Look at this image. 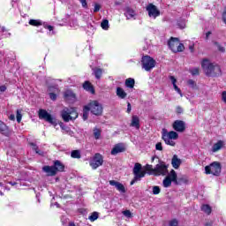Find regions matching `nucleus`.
<instances>
[{"mask_svg": "<svg viewBox=\"0 0 226 226\" xmlns=\"http://www.w3.org/2000/svg\"><path fill=\"white\" fill-rule=\"evenodd\" d=\"M134 176L133 179L131 181V185H133L137 181H140L142 177L146 176V170H142V164L136 162L132 170Z\"/></svg>", "mask_w": 226, "mask_h": 226, "instance_id": "20e7f679", "label": "nucleus"}, {"mask_svg": "<svg viewBox=\"0 0 226 226\" xmlns=\"http://www.w3.org/2000/svg\"><path fill=\"white\" fill-rule=\"evenodd\" d=\"M122 213L126 218H132V212H130V210H124Z\"/></svg>", "mask_w": 226, "mask_h": 226, "instance_id": "3c124183", "label": "nucleus"}, {"mask_svg": "<svg viewBox=\"0 0 226 226\" xmlns=\"http://www.w3.org/2000/svg\"><path fill=\"white\" fill-rule=\"evenodd\" d=\"M53 167L55 168L56 172H63V170H64V165L63 163H61V162H59V161H56L54 162Z\"/></svg>", "mask_w": 226, "mask_h": 226, "instance_id": "b1692460", "label": "nucleus"}, {"mask_svg": "<svg viewBox=\"0 0 226 226\" xmlns=\"http://www.w3.org/2000/svg\"><path fill=\"white\" fill-rule=\"evenodd\" d=\"M49 98L53 102H56V100H57V94H56L55 93H49Z\"/></svg>", "mask_w": 226, "mask_h": 226, "instance_id": "6e6d98bb", "label": "nucleus"}, {"mask_svg": "<svg viewBox=\"0 0 226 226\" xmlns=\"http://www.w3.org/2000/svg\"><path fill=\"white\" fill-rule=\"evenodd\" d=\"M215 45L217 47L219 52H225V48L218 42H215Z\"/></svg>", "mask_w": 226, "mask_h": 226, "instance_id": "de8ad7c7", "label": "nucleus"}, {"mask_svg": "<svg viewBox=\"0 0 226 226\" xmlns=\"http://www.w3.org/2000/svg\"><path fill=\"white\" fill-rule=\"evenodd\" d=\"M78 1L80 3L82 8L87 9V0H78Z\"/></svg>", "mask_w": 226, "mask_h": 226, "instance_id": "864d4df0", "label": "nucleus"}, {"mask_svg": "<svg viewBox=\"0 0 226 226\" xmlns=\"http://www.w3.org/2000/svg\"><path fill=\"white\" fill-rule=\"evenodd\" d=\"M170 80L171 81L172 86H176V83L177 82V79L174 76L169 77Z\"/></svg>", "mask_w": 226, "mask_h": 226, "instance_id": "5fc2aeb1", "label": "nucleus"}, {"mask_svg": "<svg viewBox=\"0 0 226 226\" xmlns=\"http://www.w3.org/2000/svg\"><path fill=\"white\" fill-rule=\"evenodd\" d=\"M126 151V148L124 147V144L118 143L114 146V147L111 150V154L116 155L118 154V153H124Z\"/></svg>", "mask_w": 226, "mask_h": 226, "instance_id": "2eb2a0df", "label": "nucleus"}, {"mask_svg": "<svg viewBox=\"0 0 226 226\" xmlns=\"http://www.w3.org/2000/svg\"><path fill=\"white\" fill-rule=\"evenodd\" d=\"M189 72H190L191 75H192L193 77L200 75V71L199 70V68L190 69Z\"/></svg>", "mask_w": 226, "mask_h": 226, "instance_id": "c03bdc74", "label": "nucleus"}, {"mask_svg": "<svg viewBox=\"0 0 226 226\" xmlns=\"http://www.w3.org/2000/svg\"><path fill=\"white\" fill-rule=\"evenodd\" d=\"M187 86H189L191 89H199V87L197 86V82H195V80L193 79H188Z\"/></svg>", "mask_w": 226, "mask_h": 226, "instance_id": "473e14b6", "label": "nucleus"}, {"mask_svg": "<svg viewBox=\"0 0 226 226\" xmlns=\"http://www.w3.org/2000/svg\"><path fill=\"white\" fill-rule=\"evenodd\" d=\"M9 119H10L11 121H15V115H13V114L10 115V116H9Z\"/></svg>", "mask_w": 226, "mask_h": 226, "instance_id": "0e129e2a", "label": "nucleus"}, {"mask_svg": "<svg viewBox=\"0 0 226 226\" xmlns=\"http://www.w3.org/2000/svg\"><path fill=\"white\" fill-rule=\"evenodd\" d=\"M162 185L164 188H169L172 185V182L169 177H166L162 182Z\"/></svg>", "mask_w": 226, "mask_h": 226, "instance_id": "ea45409f", "label": "nucleus"}, {"mask_svg": "<svg viewBox=\"0 0 226 226\" xmlns=\"http://www.w3.org/2000/svg\"><path fill=\"white\" fill-rule=\"evenodd\" d=\"M16 119L18 123H20V121H22V110L20 109L17 110Z\"/></svg>", "mask_w": 226, "mask_h": 226, "instance_id": "49530a36", "label": "nucleus"}, {"mask_svg": "<svg viewBox=\"0 0 226 226\" xmlns=\"http://www.w3.org/2000/svg\"><path fill=\"white\" fill-rule=\"evenodd\" d=\"M6 91V86H0V92L4 93Z\"/></svg>", "mask_w": 226, "mask_h": 226, "instance_id": "e2e57ef3", "label": "nucleus"}, {"mask_svg": "<svg viewBox=\"0 0 226 226\" xmlns=\"http://www.w3.org/2000/svg\"><path fill=\"white\" fill-rule=\"evenodd\" d=\"M175 185H188V177L182 175L180 177H177V181Z\"/></svg>", "mask_w": 226, "mask_h": 226, "instance_id": "412c9836", "label": "nucleus"}, {"mask_svg": "<svg viewBox=\"0 0 226 226\" xmlns=\"http://www.w3.org/2000/svg\"><path fill=\"white\" fill-rule=\"evenodd\" d=\"M222 172V166L219 162H212L209 166L205 167L206 174H212L213 176H220Z\"/></svg>", "mask_w": 226, "mask_h": 226, "instance_id": "6e6552de", "label": "nucleus"}, {"mask_svg": "<svg viewBox=\"0 0 226 226\" xmlns=\"http://www.w3.org/2000/svg\"><path fill=\"white\" fill-rule=\"evenodd\" d=\"M43 172H45L48 176H56V171L54 166H44L42 168Z\"/></svg>", "mask_w": 226, "mask_h": 226, "instance_id": "a211bd4d", "label": "nucleus"}, {"mask_svg": "<svg viewBox=\"0 0 226 226\" xmlns=\"http://www.w3.org/2000/svg\"><path fill=\"white\" fill-rule=\"evenodd\" d=\"M83 88L85 89V91H88L92 94H94V88L89 81H85V83L83 84Z\"/></svg>", "mask_w": 226, "mask_h": 226, "instance_id": "5701e85b", "label": "nucleus"}, {"mask_svg": "<svg viewBox=\"0 0 226 226\" xmlns=\"http://www.w3.org/2000/svg\"><path fill=\"white\" fill-rule=\"evenodd\" d=\"M206 226H213V222H207Z\"/></svg>", "mask_w": 226, "mask_h": 226, "instance_id": "774afa93", "label": "nucleus"}, {"mask_svg": "<svg viewBox=\"0 0 226 226\" xmlns=\"http://www.w3.org/2000/svg\"><path fill=\"white\" fill-rule=\"evenodd\" d=\"M49 91H54L55 93H56L57 91H59V89L56 87H49Z\"/></svg>", "mask_w": 226, "mask_h": 226, "instance_id": "052dcab7", "label": "nucleus"}, {"mask_svg": "<svg viewBox=\"0 0 226 226\" xmlns=\"http://www.w3.org/2000/svg\"><path fill=\"white\" fill-rule=\"evenodd\" d=\"M156 151H163V147L162 146V142H158L155 145Z\"/></svg>", "mask_w": 226, "mask_h": 226, "instance_id": "603ef678", "label": "nucleus"}, {"mask_svg": "<svg viewBox=\"0 0 226 226\" xmlns=\"http://www.w3.org/2000/svg\"><path fill=\"white\" fill-rule=\"evenodd\" d=\"M61 117L64 123H70V121H73L79 117V113L75 108H64L61 111Z\"/></svg>", "mask_w": 226, "mask_h": 226, "instance_id": "7ed1b4c3", "label": "nucleus"}, {"mask_svg": "<svg viewBox=\"0 0 226 226\" xmlns=\"http://www.w3.org/2000/svg\"><path fill=\"white\" fill-rule=\"evenodd\" d=\"M101 27L103 31H109L110 25L109 24V19H102L101 22Z\"/></svg>", "mask_w": 226, "mask_h": 226, "instance_id": "7c9ffc66", "label": "nucleus"}, {"mask_svg": "<svg viewBox=\"0 0 226 226\" xmlns=\"http://www.w3.org/2000/svg\"><path fill=\"white\" fill-rule=\"evenodd\" d=\"M98 212H93L90 216H88V220L90 222H96L98 220Z\"/></svg>", "mask_w": 226, "mask_h": 226, "instance_id": "58836bf2", "label": "nucleus"}, {"mask_svg": "<svg viewBox=\"0 0 226 226\" xmlns=\"http://www.w3.org/2000/svg\"><path fill=\"white\" fill-rule=\"evenodd\" d=\"M201 68H203V72L207 77H219V75H222L220 65L211 64L207 59L202 61Z\"/></svg>", "mask_w": 226, "mask_h": 226, "instance_id": "f257e3e1", "label": "nucleus"}, {"mask_svg": "<svg viewBox=\"0 0 226 226\" xmlns=\"http://www.w3.org/2000/svg\"><path fill=\"white\" fill-rule=\"evenodd\" d=\"M94 139L98 140V139H100V137L102 136V131L96 128L94 129Z\"/></svg>", "mask_w": 226, "mask_h": 226, "instance_id": "a18cd8bd", "label": "nucleus"}, {"mask_svg": "<svg viewBox=\"0 0 226 226\" xmlns=\"http://www.w3.org/2000/svg\"><path fill=\"white\" fill-rule=\"evenodd\" d=\"M93 70H94V74L95 76V79L100 80V79H102V75L103 73V71L100 68H95V69H93Z\"/></svg>", "mask_w": 226, "mask_h": 226, "instance_id": "2f4dec72", "label": "nucleus"}, {"mask_svg": "<svg viewBox=\"0 0 226 226\" xmlns=\"http://www.w3.org/2000/svg\"><path fill=\"white\" fill-rule=\"evenodd\" d=\"M71 156H72V158L80 159L81 158L80 150L72 151Z\"/></svg>", "mask_w": 226, "mask_h": 226, "instance_id": "c9c22d12", "label": "nucleus"}, {"mask_svg": "<svg viewBox=\"0 0 226 226\" xmlns=\"http://www.w3.org/2000/svg\"><path fill=\"white\" fill-rule=\"evenodd\" d=\"M0 133H2V135H4L5 137H10V128H8L6 126V124L4 123H3V121L0 120Z\"/></svg>", "mask_w": 226, "mask_h": 226, "instance_id": "dca6fc26", "label": "nucleus"}, {"mask_svg": "<svg viewBox=\"0 0 226 226\" xmlns=\"http://www.w3.org/2000/svg\"><path fill=\"white\" fill-rule=\"evenodd\" d=\"M175 91L183 98V93L181 92V88L177 87V85H173Z\"/></svg>", "mask_w": 226, "mask_h": 226, "instance_id": "09e8293b", "label": "nucleus"}, {"mask_svg": "<svg viewBox=\"0 0 226 226\" xmlns=\"http://www.w3.org/2000/svg\"><path fill=\"white\" fill-rule=\"evenodd\" d=\"M127 112L128 114L132 112V104L130 102L127 103Z\"/></svg>", "mask_w": 226, "mask_h": 226, "instance_id": "680f3d73", "label": "nucleus"}, {"mask_svg": "<svg viewBox=\"0 0 226 226\" xmlns=\"http://www.w3.org/2000/svg\"><path fill=\"white\" fill-rule=\"evenodd\" d=\"M169 174V166L160 161L158 164L154 168V176H167Z\"/></svg>", "mask_w": 226, "mask_h": 226, "instance_id": "0eeeda50", "label": "nucleus"}, {"mask_svg": "<svg viewBox=\"0 0 226 226\" xmlns=\"http://www.w3.org/2000/svg\"><path fill=\"white\" fill-rule=\"evenodd\" d=\"M146 169L150 172V174L154 175V168H153V165L147 164Z\"/></svg>", "mask_w": 226, "mask_h": 226, "instance_id": "8fccbe9b", "label": "nucleus"}, {"mask_svg": "<svg viewBox=\"0 0 226 226\" xmlns=\"http://www.w3.org/2000/svg\"><path fill=\"white\" fill-rule=\"evenodd\" d=\"M131 126L136 128V130L140 128V119L136 115L132 117Z\"/></svg>", "mask_w": 226, "mask_h": 226, "instance_id": "aec40b11", "label": "nucleus"}, {"mask_svg": "<svg viewBox=\"0 0 226 226\" xmlns=\"http://www.w3.org/2000/svg\"><path fill=\"white\" fill-rule=\"evenodd\" d=\"M125 87H128L129 89H133V87H135V79L132 78L125 79Z\"/></svg>", "mask_w": 226, "mask_h": 226, "instance_id": "c85d7f7f", "label": "nucleus"}, {"mask_svg": "<svg viewBox=\"0 0 226 226\" xmlns=\"http://www.w3.org/2000/svg\"><path fill=\"white\" fill-rule=\"evenodd\" d=\"M181 163H182L181 159L177 157V154H174L171 159V165L173 169H176V170L179 169V167H181Z\"/></svg>", "mask_w": 226, "mask_h": 226, "instance_id": "f3484780", "label": "nucleus"}, {"mask_svg": "<svg viewBox=\"0 0 226 226\" xmlns=\"http://www.w3.org/2000/svg\"><path fill=\"white\" fill-rule=\"evenodd\" d=\"M177 27H179V29H185V27H186V20H185L184 19H178L177 22Z\"/></svg>", "mask_w": 226, "mask_h": 226, "instance_id": "72a5a7b5", "label": "nucleus"}, {"mask_svg": "<svg viewBox=\"0 0 226 226\" xmlns=\"http://www.w3.org/2000/svg\"><path fill=\"white\" fill-rule=\"evenodd\" d=\"M30 146H32L33 151H35L36 154H40V156H43V151H41L38 149V146L34 143H30Z\"/></svg>", "mask_w": 226, "mask_h": 226, "instance_id": "f704fd0d", "label": "nucleus"}, {"mask_svg": "<svg viewBox=\"0 0 226 226\" xmlns=\"http://www.w3.org/2000/svg\"><path fill=\"white\" fill-rule=\"evenodd\" d=\"M160 192H162V189H160V186L154 185L152 187L153 195H159Z\"/></svg>", "mask_w": 226, "mask_h": 226, "instance_id": "37998d69", "label": "nucleus"}, {"mask_svg": "<svg viewBox=\"0 0 226 226\" xmlns=\"http://www.w3.org/2000/svg\"><path fill=\"white\" fill-rule=\"evenodd\" d=\"M183 50H185V45L179 42L177 46V49H173V52H183Z\"/></svg>", "mask_w": 226, "mask_h": 226, "instance_id": "a19ab883", "label": "nucleus"}, {"mask_svg": "<svg viewBox=\"0 0 226 226\" xmlns=\"http://www.w3.org/2000/svg\"><path fill=\"white\" fill-rule=\"evenodd\" d=\"M59 126H60V128L62 129V130H64V132H66L67 133H69V135H72V131L69 129V127L68 126H66V125H64V123H60L59 124Z\"/></svg>", "mask_w": 226, "mask_h": 226, "instance_id": "79ce46f5", "label": "nucleus"}, {"mask_svg": "<svg viewBox=\"0 0 226 226\" xmlns=\"http://www.w3.org/2000/svg\"><path fill=\"white\" fill-rule=\"evenodd\" d=\"M222 101L223 102V103H226V91H223L222 93Z\"/></svg>", "mask_w": 226, "mask_h": 226, "instance_id": "bf43d9fd", "label": "nucleus"}, {"mask_svg": "<svg viewBox=\"0 0 226 226\" xmlns=\"http://www.w3.org/2000/svg\"><path fill=\"white\" fill-rule=\"evenodd\" d=\"M11 186H17V182H8Z\"/></svg>", "mask_w": 226, "mask_h": 226, "instance_id": "69168bd1", "label": "nucleus"}, {"mask_svg": "<svg viewBox=\"0 0 226 226\" xmlns=\"http://www.w3.org/2000/svg\"><path fill=\"white\" fill-rule=\"evenodd\" d=\"M223 144L224 143L222 140H219L215 144H214V146L212 147L213 153H216V151H220V149H222V147H223Z\"/></svg>", "mask_w": 226, "mask_h": 226, "instance_id": "cd10ccee", "label": "nucleus"}, {"mask_svg": "<svg viewBox=\"0 0 226 226\" xmlns=\"http://www.w3.org/2000/svg\"><path fill=\"white\" fill-rule=\"evenodd\" d=\"M28 24L30 26H34V27H40V26H43L45 22L41 21V19H30Z\"/></svg>", "mask_w": 226, "mask_h": 226, "instance_id": "a878e982", "label": "nucleus"}, {"mask_svg": "<svg viewBox=\"0 0 226 226\" xmlns=\"http://www.w3.org/2000/svg\"><path fill=\"white\" fill-rule=\"evenodd\" d=\"M146 10L148 13L149 19H153V20L156 19L157 17H160V10H158V7L153 4H149Z\"/></svg>", "mask_w": 226, "mask_h": 226, "instance_id": "9b49d317", "label": "nucleus"}, {"mask_svg": "<svg viewBox=\"0 0 226 226\" xmlns=\"http://www.w3.org/2000/svg\"><path fill=\"white\" fill-rule=\"evenodd\" d=\"M156 66V60L148 55L141 57V67L145 72H151Z\"/></svg>", "mask_w": 226, "mask_h": 226, "instance_id": "39448f33", "label": "nucleus"}, {"mask_svg": "<svg viewBox=\"0 0 226 226\" xmlns=\"http://www.w3.org/2000/svg\"><path fill=\"white\" fill-rule=\"evenodd\" d=\"M102 8V6L99 4H95L94 7V12L97 13V11Z\"/></svg>", "mask_w": 226, "mask_h": 226, "instance_id": "4d7b16f0", "label": "nucleus"}, {"mask_svg": "<svg viewBox=\"0 0 226 226\" xmlns=\"http://www.w3.org/2000/svg\"><path fill=\"white\" fill-rule=\"evenodd\" d=\"M42 26H43L44 29H48V31H49V36L56 34V32L54 31V26L47 24L46 22H44V24Z\"/></svg>", "mask_w": 226, "mask_h": 226, "instance_id": "c756f323", "label": "nucleus"}, {"mask_svg": "<svg viewBox=\"0 0 226 226\" xmlns=\"http://www.w3.org/2000/svg\"><path fill=\"white\" fill-rule=\"evenodd\" d=\"M64 96V99L69 102H75V94L72 90H66Z\"/></svg>", "mask_w": 226, "mask_h": 226, "instance_id": "4be33fe9", "label": "nucleus"}, {"mask_svg": "<svg viewBox=\"0 0 226 226\" xmlns=\"http://www.w3.org/2000/svg\"><path fill=\"white\" fill-rule=\"evenodd\" d=\"M117 96H118V98H121V100H124V98H126L128 94L122 87H117Z\"/></svg>", "mask_w": 226, "mask_h": 226, "instance_id": "393cba45", "label": "nucleus"}, {"mask_svg": "<svg viewBox=\"0 0 226 226\" xmlns=\"http://www.w3.org/2000/svg\"><path fill=\"white\" fill-rule=\"evenodd\" d=\"M87 107H88L90 112L94 116H102L103 112V107L97 101L91 102Z\"/></svg>", "mask_w": 226, "mask_h": 226, "instance_id": "1a4fd4ad", "label": "nucleus"}, {"mask_svg": "<svg viewBox=\"0 0 226 226\" xmlns=\"http://www.w3.org/2000/svg\"><path fill=\"white\" fill-rule=\"evenodd\" d=\"M89 163H90V167H92L94 170H96L98 167H102V165H103V156H102V154L97 153L90 160Z\"/></svg>", "mask_w": 226, "mask_h": 226, "instance_id": "9d476101", "label": "nucleus"}, {"mask_svg": "<svg viewBox=\"0 0 226 226\" xmlns=\"http://www.w3.org/2000/svg\"><path fill=\"white\" fill-rule=\"evenodd\" d=\"M189 49H190L191 52H193V45H190Z\"/></svg>", "mask_w": 226, "mask_h": 226, "instance_id": "338daca9", "label": "nucleus"}, {"mask_svg": "<svg viewBox=\"0 0 226 226\" xmlns=\"http://www.w3.org/2000/svg\"><path fill=\"white\" fill-rule=\"evenodd\" d=\"M172 126L175 132H185V130H186V124H185V122H183V120H176L173 123Z\"/></svg>", "mask_w": 226, "mask_h": 226, "instance_id": "f8f14e48", "label": "nucleus"}, {"mask_svg": "<svg viewBox=\"0 0 226 226\" xmlns=\"http://www.w3.org/2000/svg\"><path fill=\"white\" fill-rule=\"evenodd\" d=\"M162 139L167 146L174 147L176 146V141L174 140L179 139V134L174 131L168 132L166 129H162Z\"/></svg>", "mask_w": 226, "mask_h": 226, "instance_id": "f03ea898", "label": "nucleus"}, {"mask_svg": "<svg viewBox=\"0 0 226 226\" xmlns=\"http://www.w3.org/2000/svg\"><path fill=\"white\" fill-rule=\"evenodd\" d=\"M201 211H203L207 215H211V207H209V205H203L201 207Z\"/></svg>", "mask_w": 226, "mask_h": 226, "instance_id": "4c0bfd02", "label": "nucleus"}, {"mask_svg": "<svg viewBox=\"0 0 226 226\" xmlns=\"http://www.w3.org/2000/svg\"><path fill=\"white\" fill-rule=\"evenodd\" d=\"M170 226H178L177 220L174 219L170 222Z\"/></svg>", "mask_w": 226, "mask_h": 226, "instance_id": "13d9d810", "label": "nucleus"}, {"mask_svg": "<svg viewBox=\"0 0 226 226\" xmlns=\"http://www.w3.org/2000/svg\"><path fill=\"white\" fill-rule=\"evenodd\" d=\"M38 116L39 119H43L47 123H49V124H53V126H57V121L56 120V117H52V115L48 113L46 109H39Z\"/></svg>", "mask_w": 226, "mask_h": 226, "instance_id": "423d86ee", "label": "nucleus"}, {"mask_svg": "<svg viewBox=\"0 0 226 226\" xmlns=\"http://www.w3.org/2000/svg\"><path fill=\"white\" fill-rule=\"evenodd\" d=\"M168 45L170 50L174 52V49H177V45H179V40L177 38L171 37L170 40L168 41Z\"/></svg>", "mask_w": 226, "mask_h": 226, "instance_id": "6ab92c4d", "label": "nucleus"}, {"mask_svg": "<svg viewBox=\"0 0 226 226\" xmlns=\"http://www.w3.org/2000/svg\"><path fill=\"white\" fill-rule=\"evenodd\" d=\"M166 177H169V179H170V181L176 185V181L177 180V173H176V170H171Z\"/></svg>", "mask_w": 226, "mask_h": 226, "instance_id": "bb28decb", "label": "nucleus"}, {"mask_svg": "<svg viewBox=\"0 0 226 226\" xmlns=\"http://www.w3.org/2000/svg\"><path fill=\"white\" fill-rule=\"evenodd\" d=\"M89 107L87 105L83 109V119L84 121H87L88 116H89Z\"/></svg>", "mask_w": 226, "mask_h": 226, "instance_id": "e433bc0d", "label": "nucleus"}, {"mask_svg": "<svg viewBox=\"0 0 226 226\" xmlns=\"http://www.w3.org/2000/svg\"><path fill=\"white\" fill-rule=\"evenodd\" d=\"M124 15L126 18V20H132V19L135 20V17H137V12L132 7H125Z\"/></svg>", "mask_w": 226, "mask_h": 226, "instance_id": "ddd939ff", "label": "nucleus"}, {"mask_svg": "<svg viewBox=\"0 0 226 226\" xmlns=\"http://www.w3.org/2000/svg\"><path fill=\"white\" fill-rule=\"evenodd\" d=\"M110 186H115V188L120 192V193H126V188H124V185L116 180H110L109 181Z\"/></svg>", "mask_w": 226, "mask_h": 226, "instance_id": "4468645a", "label": "nucleus"}]
</instances>
